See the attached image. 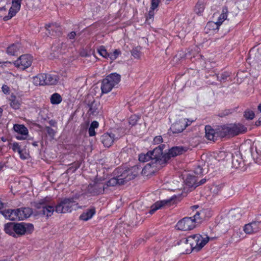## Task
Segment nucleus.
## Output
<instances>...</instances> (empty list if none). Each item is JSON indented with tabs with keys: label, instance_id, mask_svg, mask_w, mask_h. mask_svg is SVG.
Returning <instances> with one entry per match:
<instances>
[{
	"label": "nucleus",
	"instance_id": "cd10ccee",
	"mask_svg": "<svg viewBox=\"0 0 261 261\" xmlns=\"http://www.w3.org/2000/svg\"><path fill=\"white\" fill-rule=\"evenodd\" d=\"M20 48V45L19 44H13L7 48V53L9 55L14 56L19 51Z\"/></svg>",
	"mask_w": 261,
	"mask_h": 261
},
{
	"label": "nucleus",
	"instance_id": "dca6fc26",
	"mask_svg": "<svg viewBox=\"0 0 261 261\" xmlns=\"http://www.w3.org/2000/svg\"><path fill=\"white\" fill-rule=\"evenodd\" d=\"M20 1H12V6L10 7L8 15L4 17V21H7L14 16L20 8Z\"/></svg>",
	"mask_w": 261,
	"mask_h": 261
},
{
	"label": "nucleus",
	"instance_id": "5fc2aeb1",
	"mask_svg": "<svg viewBox=\"0 0 261 261\" xmlns=\"http://www.w3.org/2000/svg\"><path fill=\"white\" fill-rule=\"evenodd\" d=\"M11 106L15 109H17L19 107V104L18 102L15 101H12L11 102Z\"/></svg>",
	"mask_w": 261,
	"mask_h": 261
},
{
	"label": "nucleus",
	"instance_id": "bb28decb",
	"mask_svg": "<svg viewBox=\"0 0 261 261\" xmlns=\"http://www.w3.org/2000/svg\"><path fill=\"white\" fill-rule=\"evenodd\" d=\"M95 213L94 208L87 210L80 216V219L84 221H87L91 219Z\"/></svg>",
	"mask_w": 261,
	"mask_h": 261
},
{
	"label": "nucleus",
	"instance_id": "8fccbe9b",
	"mask_svg": "<svg viewBox=\"0 0 261 261\" xmlns=\"http://www.w3.org/2000/svg\"><path fill=\"white\" fill-rule=\"evenodd\" d=\"M154 14V11L150 9L146 16V21H149L150 19H152L153 18Z\"/></svg>",
	"mask_w": 261,
	"mask_h": 261
},
{
	"label": "nucleus",
	"instance_id": "79ce46f5",
	"mask_svg": "<svg viewBox=\"0 0 261 261\" xmlns=\"http://www.w3.org/2000/svg\"><path fill=\"white\" fill-rule=\"evenodd\" d=\"M141 47L140 46H137L134 48L132 50V56L136 59H139L140 57V53Z\"/></svg>",
	"mask_w": 261,
	"mask_h": 261
},
{
	"label": "nucleus",
	"instance_id": "20e7f679",
	"mask_svg": "<svg viewBox=\"0 0 261 261\" xmlns=\"http://www.w3.org/2000/svg\"><path fill=\"white\" fill-rule=\"evenodd\" d=\"M210 238L207 236L203 237L197 234L189 236L184 241V243L189 246L192 250L198 251L208 242Z\"/></svg>",
	"mask_w": 261,
	"mask_h": 261
},
{
	"label": "nucleus",
	"instance_id": "f03ea898",
	"mask_svg": "<svg viewBox=\"0 0 261 261\" xmlns=\"http://www.w3.org/2000/svg\"><path fill=\"white\" fill-rule=\"evenodd\" d=\"M79 196L75 195L72 197L65 198L56 206V211L58 213H70L82 206L77 202Z\"/></svg>",
	"mask_w": 261,
	"mask_h": 261
},
{
	"label": "nucleus",
	"instance_id": "ddd939ff",
	"mask_svg": "<svg viewBox=\"0 0 261 261\" xmlns=\"http://www.w3.org/2000/svg\"><path fill=\"white\" fill-rule=\"evenodd\" d=\"M205 178H202L198 181V177L196 175H189L186 179V184L190 187L194 188L205 183Z\"/></svg>",
	"mask_w": 261,
	"mask_h": 261
},
{
	"label": "nucleus",
	"instance_id": "3c124183",
	"mask_svg": "<svg viewBox=\"0 0 261 261\" xmlns=\"http://www.w3.org/2000/svg\"><path fill=\"white\" fill-rule=\"evenodd\" d=\"M47 132V134L51 137H53L55 135V132L53 129L50 128L49 126H47L45 128Z\"/></svg>",
	"mask_w": 261,
	"mask_h": 261
},
{
	"label": "nucleus",
	"instance_id": "5701e85b",
	"mask_svg": "<svg viewBox=\"0 0 261 261\" xmlns=\"http://www.w3.org/2000/svg\"><path fill=\"white\" fill-rule=\"evenodd\" d=\"M100 109L99 102L93 101L89 105V113L90 115H97L99 113Z\"/></svg>",
	"mask_w": 261,
	"mask_h": 261
},
{
	"label": "nucleus",
	"instance_id": "ea45409f",
	"mask_svg": "<svg viewBox=\"0 0 261 261\" xmlns=\"http://www.w3.org/2000/svg\"><path fill=\"white\" fill-rule=\"evenodd\" d=\"M220 26V25L217 24V21H210L207 23L206 25V29L209 30H218Z\"/></svg>",
	"mask_w": 261,
	"mask_h": 261
},
{
	"label": "nucleus",
	"instance_id": "338daca9",
	"mask_svg": "<svg viewBox=\"0 0 261 261\" xmlns=\"http://www.w3.org/2000/svg\"><path fill=\"white\" fill-rule=\"evenodd\" d=\"M20 156L22 159H25L26 157L23 156V155L22 154V152H21V155H20Z\"/></svg>",
	"mask_w": 261,
	"mask_h": 261
},
{
	"label": "nucleus",
	"instance_id": "4be33fe9",
	"mask_svg": "<svg viewBox=\"0 0 261 261\" xmlns=\"http://www.w3.org/2000/svg\"><path fill=\"white\" fill-rule=\"evenodd\" d=\"M18 210L19 220L29 218L33 213L31 208L29 207L19 208Z\"/></svg>",
	"mask_w": 261,
	"mask_h": 261
},
{
	"label": "nucleus",
	"instance_id": "4c0bfd02",
	"mask_svg": "<svg viewBox=\"0 0 261 261\" xmlns=\"http://www.w3.org/2000/svg\"><path fill=\"white\" fill-rule=\"evenodd\" d=\"M205 8V5L203 1H199L195 7V11L197 14L202 13Z\"/></svg>",
	"mask_w": 261,
	"mask_h": 261
},
{
	"label": "nucleus",
	"instance_id": "e2e57ef3",
	"mask_svg": "<svg viewBox=\"0 0 261 261\" xmlns=\"http://www.w3.org/2000/svg\"><path fill=\"white\" fill-rule=\"evenodd\" d=\"M200 214L199 215V216H197V218L198 219V221L196 222V223H199L201 220L202 219V218L200 217V215L202 213H199Z\"/></svg>",
	"mask_w": 261,
	"mask_h": 261
},
{
	"label": "nucleus",
	"instance_id": "a18cd8bd",
	"mask_svg": "<svg viewBox=\"0 0 261 261\" xmlns=\"http://www.w3.org/2000/svg\"><path fill=\"white\" fill-rule=\"evenodd\" d=\"M120 54V51L118 49H115L113 53H111L109 54V57L111 60H115L117 59L119 55Z\"/></svg>",
	"mask_w": 261,
	"mask_h": 261
},
{
	"label": "nucleus",
	"instance_id": "69168bd1",
	"mask_svg": "<svg viewBox=\"0 0 261 261\" xmlns=\"http://www.w3.org/2000/svg\"><path fill=\"white\" fill-rule=\"evenodd\" d=\"M3 112V109L1 108H0V118H1V117L2 116Z\"/></svg>",
	"mask_w": 261,
	"mask_h": 261
},
{
	"label": "nucleus",
	"instance_id": "bf43d9fd",
	"mask_svg": "<svg viewBox=\"0 0 261 261\" xmlns=\"http://www.w3.org/2000/svg\"><path fill=\"white\" fill-rule=\"evenodd\" d=\"M98 122L94 121L91 123L90 126L95 129L98 127Z\"/></svg>",
	"mask_w": 261,
	"mask_h": 261
},
{
	"label": "nucleus",
	"instance_id": "7c9ffc66",
	"mask_svg": "<svg viewBox=\"0 0 261 261\" xmlns=\"http://www.w3.org/2000/svg\"><path fill=\"white\" fill-rule=\"evenodd\" d=\"M14 130L22 135H27L28 130L27 128L23 125L21 124H15L13 126Z\"/></svg>",
	"mask_w": 261,
	"mask_h": 261
},
{
	"label": "nucleus",
	"instance_id": "a19ab883",
	"mask_svg": "<svg viewBox=\"0 0 261 261\" xmlns=\"http://www.w3.org/2000/svg\"><path fill=\"white\" fill-rule=\"evenodd\" d=\"M54 48L53 49L54 50L57 52L58 54H63L64 51L63 50H64L66 48V45L62 43H60L58 46H54Z\"/></svg>",
	"mask_w": 261,
	"mask_h": 261
},
{
	"label": "nucleus",
	"instance_id": "7ed1b4c3",
	"mask_svg": "<svg viewBox=\"0 0 261 261\" xmlns=\"http://www.w3.org/2000/svg\"><path fill=\"white\" fill-rule=\"evenodd\" d=\"M219 129L221 137L234 136L247 131V128L240 123L219 126Z\"/></svg>",
	"mask_w": 261,
	"mask_h": 261
},
{
	"label": "nucleus",
	"instance_id": "a211bd4d",
	"mask_svg": "<svg viewBox=\"0 0 261 261\" xmlns=\"http://www.w3.org/2000/svg\"><path fill=\"white\" fill-rule=\"evenodd\" d=\"M18 212V208L16 210L8 209L1 211L0 213L2 214L6 218L10 220H19Z\"/></svg>",
	"mask_w": 261,
	"mask_h": 261
},
{
	"label": "nucleus",
	"instance_id": "0e129e2a",
	"mask_svg": "<svg viewBox=\"0 0 261 261\" xmlns=\"http://www.w3.org/2000/svg\"><path fill=\"white\" fill-rule=\"evenodd\" d=\"M4 207V203L0 200V210L3 208Z\"/></svg>",
	"mask_w": 261,
	"mask_h": 261
},
{
	"label": "nucleus",
	"instance_id": "72a5a7b5",
	"mask_svg": "<svg viewBox=\"0 0 261 261\" xmlns=\"http://www.w3.org/2000/svg\"><path fill=\"white\" fill-rule=\"evenodd\" d=\"M154 170L151 167L150 163H148L142 169L141 173L143 176H148L152 174Z\"/></svg>",
	"mask_w": 261,
	"mask_h": 261
},
{
	"label": "nucleus",
	"instance_id": "a878e982",
	"mask_svg": "<svg viewBox=\"0 0 261 261\" xmlns=\"http://www.w3.org/2000/svg\"><path fill=\"white\" fill-rule=\"evenodd\" d=\"M45 81L44 73L39 74L33 78V82L36 86L45 85Z\"/></svg>",
	"mask_w": 261,
	"mask_h": 261
},
{
	"label": "nucleus",
	"instance_id": "f3484780",
	"mask_svg": "<svg viewBox=\"0 0 261 261\" xmlns=\"http://www.w3.org/2000/svg\"><path fill=\"white\" fill-rule=\"evenodd\" d=\"M106 189L105 185L102 183L94 182L90 185L88 187V191L93 194H98L104 192Z\"/></svg>",
	"mask_w": 261,
	"mask_h": 261
},
{
	"label": "nucleus",
	"instance_id": "864d4df0",
	"mask_svg": "<svg viewBox=\"0 0 261 261\" xmlns=\"http://www.w3.org/2000/svg\"><path fill=\"white\" fill-rule=\"evenodd\" d=\"M153 142L155 144H159V143L162 142L163 138H162V136H156L153 139Z\"/></svg>",
	"mask_w": 261,
	"mask_h": 261
},
{
	"label": "nucleus",
	"instance_id": "39448f33",
	"mask_svg": "<svg viewBox=\"0 0 261 261\" xmlns=\"http://www.w3.org/2000/svg\"><path fill=\"white\" fill-rule=\"evenodd\" d=\"M200 214L199 212H197L193 217H185L179 220L176 226L177 229L182 231L193 229L195 227L196 222L198 221L197 217Z\"/></svg>",
	"mask_w": 261,
	"mask_h": 261
},
{
	"label": "nucleus",
	"instance_id": "0eeeda50",
	"mask_svg": "<svg viewBox=\"0 0 261 261\" xmlns=\"http://www.w3.org/2000/svg\"><path fill=\"white\" fill-rule=\"evenodd\" d=\"M32 60L33 59L31 56L23 55L21 56L14 63L16 67L24 70L31 65Z\"/></svg>",
	"mask_w": 261,
	"mask_h": 261
},
{
	"label": "nucleus",
	"instance_id": "6e6d98bb",
	"mask_svg": "<svg viewBox=\"0 0 261 261\" xmlns=\"http://www.w3.org/2000/svg\"><path fill=\"white\" fill-rule=\"evenodd\" d=\"M89 134L90 136H94L95 135V129L90 126L88 129Z\"/></svg>",
	"mask_w": 261,
	"mask_h": 261
},
{
	"label": "nucleus",
	"instance_id": "412c9836",
	"mask_svg": "<svg viewBox=\"0 0 261 261\" xmlns=\"http://www.w3.org/2000/svg\"><path fill=\"white\" fill-rule=\"evenodd\" d=\"M45 85H51L57 83L59 77L56 74L44 73Z\"/></svg>",
	"mask_w": 261,
	"mask_h": 261
},
{
	"label": "nucleus",
	"instance_id": "393cba45",
	"mask_svg": "<svg viewBox=\"0 0 261 261\" xmlns=\"http://www.w3.org/2000/svg\"><path fill=\"white\" fill-rule=\"evenodd\" d=\"M111 83L115 86L120 81L121 76L117 73H112L106 77Z\"/></svg>",
	"mask_w": 261,
	"mask_h": 261
},
{
	"label": "nucleus",
	"instance_id": "680f3d73",
	"mask_svg": "<svg viewBox=\"0 0 261 261\" xmlns=\"http://www.w3.org/2000/svg\"><path fill=\"white\" fill-rule=\"evenodd\" d=\"M24 135H20L19 134L16 136V138L18 140H23L25 139V137H23Z\"/></svg>",
	"mask_w": 261,
	"mask_h": 261
},
{
	"label": "nucleus",
	"instance_id": "1a4fd4ad",
	"mask_svg": "<svg viewBox=\"0 0 261 261\" xmlns=\"http://www.w3.org/2000/svg\"><path fill=\"white\" fill-rule=\"evenodd\" d=\"M152 161L154 163H159L160 165L166 163L164 161V155H163V148L161 146L155 148L153 151H150Z\"/></svg>",
	"mask_w": 261,
	"mask_h": 261
},
{
	"label": "nucleus",
	"instance_id": "e433bc0d",
	"mask_svg": "<svg viewBox=\"0 0 261 261\" xmlns=\"http://www.w3.org/2000/svg\"><path fill=\"white\" fill-rule=\"evenodd\" d=\"M62 100L61 95L58 93H54L50 97V102L53 105L59 104Z\"/></svg>",
	"mask_w": 261,
	"mask_h": 261
},
{
	"label": "nucleus",
	"instance_id": "f704fd0d",
	"mask_svg": "<svg viewBox=\"0 0 261 261\" xmlns=\"http://www.w3.org/2000/svg\"><path fill=\"white\" fill-rule=\"evenodd\" d=\"M139 160L142 162H147L149 160H151L152 164H154V162L152 161V158L151 157V152L149 151L146 154H141L139 156Z\"/></svg>",
	"mask_w": 261,
	"mask_h": 261
},
{
	"label": "nucleus",
	"instance_id": "2eb2a0df",
	"mask_svg": "<svg viewBox=\"0 0 261 261\" xmlns=\"http://www.w3.org/2000/svg\"><path fill=\"white\" fill-rule=\"evenodd\" d=\"M261 227V223L258 221H254L245 225L244 231L247 234H252L259 231Z\"/></svg>",
	"mask_w": 261,
	"mask_h": 261
},
{
	"label": "nucleus",
	"instance_id": "473e14b6",
	"mask_svg": "<svg viewBox=\"0 0 261 261\" xmlns=\"http://www.w3.org/2000/svg\"><path fill=\"white\" fill-rule=\"evenodd\" d=\"M241 217V211L239 209H234L230 211L229 218L232 220L239 219Z\"/></svg>",
	"mask_w": 261,
	"mask_h": 261
},
{
	"label": "nucleus",
	"instance_id": "37998d69",
	"mask_svg": "<svg viewBox=\"0 0 261 261\" xmlns=\"http://www.w3.org/2000/svg\"><path fill=\"white\" fill-rule=\"evenodd\" d=\"M97 50L98 53L103 57L107 58L109 57V54L105 47L101 46L98 48Z\"/></svg>",
	"mask_w": 261,
	"mask_h": 261
},
{
	"label": "nucleus",
	"instance_id": "f8f14e48",
	"mask_svg": "<svg viewBox=\"0 0 261 261\" xmlns=\"http://www.w3.org/2000/svg\"><path fill=\"white\" fill-rule=\"evenodd\" d=\"M186 151V149L183 147L176 146L173 147L170 150L167 154H164V161L167 162L171 157H174L178 155L182 154Z\"/></svg>",
	"mask_w": 261,
	"mask_h": 261
},
{
	"label": "nucleus",
	"instance_id": "052dcab7",
	"mask_svg": "<svg viewBox=\"0 0 261 261\" xmlns=\"http://www.w3.org/2000/svg\"><path fill=\"white\" fill-rule=\"evenodd\" d=\"M4 2V1H0V11L5 10V5Z\"/></svg>",
	"mask_w": 261,
	"mask_h": 261
},
{
	"label": "nucleus",
	"instance_id": "774afa93",
	"mask_svg": "<svg viewBox=\"0 0 261 261\" xmlns=\"http://www.w3.org/2000/svg\"><path fill=\"white\" fill-rule=\"evenodd\" d=\"M258 109L259 110V111L261 112V104H260L258 106Z\"/></svg>",
	"mask_w": 261,
	"mask_h": 261
},
{
	"label": "nucleus",
	"instance_id": "c03bdc74",
	"mask_svg": "<svg viewBox=\"0 0 261 261\" xmlns=\"http://www.w3.org/2000/svg\"><path fill=\"white\" fill-rule=\"evenodd\" d=\"M244 116L246 119L252 120L254 117V113L252 111L247 110L244 112Z\"/></svg>",
	"mask_w": 261,
	"mask_h": 261
},
{
	"label": "nucleus",
	"instance_id": "13d9d810",
	"mask_svg": "<svg viewBox=\"0 0 261 261\" xmlns=\"http://www.w3.org/2000/svg\"><path fill=\"white\" fill-rule=\"evenodd\" d=\"M2 90L4 93H8L9 92V88L7 85H3L2 87Z\"/></svg>",
	"mask_w": 261,
	"mask_h": 261
},
{
	"label": "nucleus",
	"instance_id": "4468645a",
	"mask_svg": "<svg viewBox=\"0 0 261 261\" xmlns=\"http://www.w3.org/2000/svg\"><path fill=\"white\" fill-rule=\"evenodd\" d=\"M205 137L209 140L215 141L217 138L221 137L219 133V127L216 130L214 129L210 125H206L205 127Z\"/></svg>",
	"mask_w": 261,
	"mask_h": 261
},
{
	"label": "nucleus",
	"instance_id": "c756f323",
	"mask_svg": "<svg viewBox=\"0 0 261 261\" xmlns=\"http://www.w3.org/2000/svg\"><path fill=\"white\" fill-rule=\"evenodd\" d=\"M228 13V10L227 8L226 7H223L221 13L219 16L218 19L217 21V24H218V25H221L222 24L223 22L225 20L227 19Z\"/></svg>",
	"mask_w": 261,
	"mask_h": 261
},
{
	"label": "nucleus",
	"instance_id": "09e8293b",
	"mask_svg": "<svg viewBox=\"0 0 261 261\" xmlns=\"http://www.w3.org/2000/svg\"><path fill=\"white\" fill-rule=\"evenodd\" d=\"M204 169L200 166L198 165L194 170V173L196 175V176L198 177V175L202 174L203 173Z\"/></svg>",
	"mask_w": 261,
	"mask_h": 261
},
{
	"label": "nucleus",
	"instance_id": "423d86ee",
	"mask_svg": "<svg viewBox=\"0 0 261 261\" xmlns=\"http://www.w3.org/2000/svg\"><path fill=\"white\" fill-rule=\"evenodd\" d=\"M15 237L22 236L25 233H31L34 230V226L31 223H19L15 224Z\"/></svg>",
	"mask_w": 261,
	"mask_h": 261
},
{
	"label": "nucleus",
	"instance_id": "c85d7f7f",
	"mask_svg": "<svg viewBox=\"0 0 261 261\" xmlns=\"http://www.w3.org/2000/svg\"><path fill=\"white\" fill-rule=\"evenodd\" d=\"M15 223L10 222L6 224L4 226V230L6 233L15 237Z\"/></svg>",
	"mask_w": 261,
	"mask_h": 261
},
{
	"label": "nucleus",
	"instance_id": "49530a36",
	"mask_svg": "<svg viewBox=\"0 0 261 261\" xmlns=\"http://www.w3.org/2000/svg\"><path fill=\"white\" fill-rule=\"evenodd\" d=\"M12 148L14 151L18 152L19 155H21V152L22 151L20 149V147L17 143H14L12 145Z\"/></svg>",
	"mask_w": 261,
	"mask_h": 261
},
{
	"label": "nucleus",
	"instance_id": "58836bf2",
	"mask_svg": "<svg viewBox=\"0 0 261 261\" xmlns=\"http://www.w3.org/2000/svg\"><path fill=\"white\" fill-rule=\"evenodd\" d=\"M256 156L254 155V157L255 158L256 162L261 164V144H258L256 146Z\"/></svg>",
	"mask_w": 261,
	"mask_h": 261
},
{
	"label": "nucleus",
	"instance_id": "f257e3e1",
	"mask_svg": "<svg viewBox=\"0 0 261 261\" xmlns=\"http://www.w3.org/2000/svg\"><path fill=\"white\" fill-rule=\"evenodd\" d=\"M139 173L138 167L134 166L125 170L120 175L110 179L105 185L106 189L109 187H114L124 185L129 180L135 178Z\"/></svg>",
	"mask_w": 261,
	"mask_h": 261
},
{
	"label": "nucleus",
	"instance_id": "b1692460",
	"mask_svg": "<svg viewBox=\"0 0 261 261\" xmlns=\"http://www.w3.org/2000/svg\"><path fill=\"white\" fill-rule=\"evenodd\" d=\"M114 87L106 78L104 79L102 81L101 86L102 93H109Z\"/></svg>",
	"mask_w": 261,
	"mask_h": 261
},
{
	"label": "nucleus",
	"instance_id": "6ab92c4d",
	"mask_svg": "<svg viewBox=\"0 0 261 261\" xmlns=\"http://www.w3.org/2000/svg\"><path fill=\"white\" fill-rule=\"evenodd\" d=\"M45 29L50 35H60L61 33V26L57 23H51L46 24Z\"/></svg>",
	"mask_w": 261,
	"mask_h": 261
},
{
	"label": "nucleus",
	"instance_id": "c9c22d12",
	"mask_svg": "<svg viewBox=\"0 0 261 261\" xmlns=\"http://www.w3.org/2000/svg\"><path fill=\"white\" fill-rule=\"evenodd\" d=\"M242 164V160L239 156H233L232 159V166L235 169L239 168Z\"/></svg>",
	"mask_w": 261,
	"mask_h": 261
},
{
	"label": "nucleus",
	"instance_id": "6e6552de",
	"mask_svg": "<svg viewBox=\"0 0 261 261\" xmlns=\"http://www.w3.org/2000/svg\"><path fill=\"white\" fill-rule=\"evenodd\" d=\"M188 122L187 120L183 119L174 123L170 127V132L172 133V134L182 132L191 123V122H190L188 123Z\"/></svg>",
	"mask_w": 261,
	"mask_h": 261
},
{
	"label": "nucleus",
	"instance_id": "9b49d317",
	"mask_svg": "<svg viewBox=\"0 0 261 261\" xmlns=\"http://www.w3.org/2000/svg\"><path fill=\"white\" fill-rule=\"evenodd\" d=\"M248 60L252 63L261 61V45L254 47L250 50Z\"/></svg>",
	"mask_w": 261,
	"mask_h": 261
},
{
	"label": "nucleus",
	"instance_id": "9d476101",
	"mask_svg": "<svg viewBox=\"0 0 261 261\" xmlns=\"http://www.w3.org/2000/svg\"><path fill=\"white\" fill-rule=\"evenodd\" d=\"M120 137L116 136L114 133H105L101 137V141L103 145L106 147H110L115 141L118 140Z\"/></svg>",
	"mask_w": 261,
	"mask_h": 261
},
{
	"label": "nucleus",
	"instance_id": "aec40b11",
	"mask_svg": "<svg viewBox=\"0 0 261 261\" xmlns=\"http://www.w3.org/2000/svg\"><path fill=\"white\" fill-rule=\"evenodd\" d=\"M172 200L173 198H171L167 200H164L156 202L151 206L149 213L150 214H153L155 211L162 208L163 206L165 205H169Z\"/></svg>",
	"mask_w": 261,
	"mask_h": 261
},
{
	"label": "nucleus",
	"instance_id": "2f4dec72",
	"mask_svg": "<svg viewBox=\"0 0 261 261\" xmlns=\"http://www.w3.org/2000/svg\"><path fill=\"white\" fill-rule=\"evenodd\" d=\"M55 211L54 208L50 205H43L41 212L44 215H46L47 217L51 216Z\"/></svg>",
	"mask_w": 261,
	"mask_h": 261
},
{
	"label": "nucleus",
	"instance_id": "603ef678",
	"mask_svg": "<svg viewBox=\"0 0 261 261\" xmlns=\"http://www.w3.org/2000/svg\"><path fill=\"white\" fill-rule=\"evenodd\" d=\"M150 9L153 10L156 9L159 5V1H151Z\"/></svg>",
	"mask_w": 261,
	"mask_h": 261
},
{
	"label": "nucleus",
	"instance_id": "de8ad7c7",
	"mask_svg": "<svg viewBox=\"0 0 261 261\" xmlns=\"http://www.w3.org/2000/svg\"><path fill=\"white\" fill-rule=\"evenodd\" d=\"M138 119V117L136 115H133L130 117L129 119V123L132 125H134L136 124Z\"/></svg>",
	"mask_w": 261,
	"mask_h": 261
},
{
	"label": "nucleus",
	"instance_id": "4d7b16f0",
	"mask_svg": "<svg viewBox=\"0 0 261 261\" xmlns=\"http://www.w3.org/2000/svg\"><path fill=\"white\" fill-rule=\"evenodd\" d=\"M76 35V33L75 32L72 31L68 35V38L69 39H74Z\"/></svg>",
	"mask_w": 261,
	"mask_h": 261
}]
</instances>
